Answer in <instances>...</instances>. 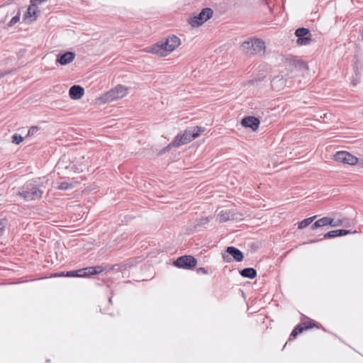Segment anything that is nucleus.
I'll list each match as a JSON object with an SVG mask.
<instances>
[{
    "label": "nucleus",
    "instance_id": "72a5a7b5",
    "mask_svg": "<svg viewBox=\"0 0 363 363\" xmlns=\"http://www.w3.org/2000/svg\"><path fill=\"white\" fill-rule=\"evenodd\" d=\"M4 220H0V235L2 234V232L4 229Z\"/></svg>",
    "mask_w": 363,
    "mask_h": 363
},
{
    "label": "nucleus",
    "instance_id": "c756f323",
    "mask_svg": "<svg viewBox=\"0 0 363 363\" xmlns=\"http://www.w3.org/2000/svg\"><path fill=\"white\" fill-rule=\"evenodd\" d=\"M20 20V14L18 13L16 16H15L14 17H13L10 22L9 23V26H12L13 25H15L16 23H18Z\"/></svg>",
    "mask_w": 363,
    "mask_h": 363
},
{
    "label": "nucleus",
    "instance_id": "e433bc0d",
    "mask_svg": "<svg viewBox=\"0 0 363 363\" xmlns=\"http://www.w3.org/2000/svg\"><path fill=\"white\" fill-rule=\"evenodd\" d=\"M3 77V75H2V74H0V78H1V77Z\"/></svg>",
    "mask_w": 363,
    "mask_h": 363
},
{
    "label": "nucleus",
    "instance_id": "7c9ffc66",
    "mask_svg": "<svg viewBox=\"0 0 363 363\" xmlns=\"http://www.w3.org/2000/svg\"><path fill=\"white\" fill-rule=\"evenodd\" d=\"M39 130V128L38 126H32L28 132L27 136L33 135Z\"/></svg>",
    "mask_w": 363,
    "mask_h": 363
},
{
    "label": "nucleus",
    "instance_id": "1a4fd4ad",
    "mask_svg": "<svg viewBox=\"0 0 363 363\" xmlns=\"http://www.w3.org/2000/svg\"><path fill=\"white\" fill-rule=\"evenodd\" d=\"M296 43L298 45H308L312 41L311 34L308 28H300L296 30Z\"/></svg>",
    "mask_w": 363,
    "mask_h": 363
},
{
    "label": "nucleus",
    "instance_id": "c85d7f7f",
    "mask_svg": "<svg viewBox=\"0 0 363 363\" xmlns=\"http://www.w3.org/2000/svg\"><path fill=\"white\" fill-rule=\"evenodd\" d=\"M303 325H304L303 327L304 330L310 329L315 326V323H313V321L312 320H310L306 322H303Z\"/></svg>",
    "mask_w": 363,
    "mask_h": 363
},
{
    "label": "nucleus",
    "instance_id": "f3484780",
    "mask_svg": "<svg viewBox=\"0 0 363 363\" xmlns=\"http://www.w3.org/2000/svg\"><path fill=\"white\" fill-rule=\"evenodd\" d=\"M350 231L345 229L334 230L328 232L323 236L325 239L333 238L336 237H341L350 234Z\"/></svg>",
    "mask_w": 363,
    "mask_h": 363
},
{
    "label": "nucleus",
    "instance_id": "5701e85b",
    "mask_svg": "<svg viewBox=\"0 0 363 363\" xmlns=\"http://www.w3.org/2000/svg\"><path fill=\"white\" fill-rule=\"evenodd\" d=\"M315 218V216H312V217L303 219L298 223V228L299 229H302V228L307 227L313 222V220Z\"/></svg>",
    "mask_w": 363,
    "mask_h": 363
},
{
    "label": "nucleus",
    "instance_id": "39448f33",
    "mask_svg": "<svg viewBox=\"0 0 363 363\" xmlns=\"http://www.w3.org/2000/svg\"><path fill=\"white\" fill-rule=\"evenodd\" d=\"M104 271L101 266L88 267L78 270H72L66 272L67 277H86L91 275L99 274Z\"/></svg>",
    "mask_w": 363,
    "mask_h": 363
},
{
    "label": "nucleus",
    "instance_id": "b1692460",
    "mask_svg": "<svg viewBox=\"0 0 363 363\" xmlns=\"http://www.w3.org/2000/svg\"><path fill=\"white\" fill-rule=\"evenodd\" d=\"M211 219H212V216L202 217L197 220V223L195 227L204 226V225H207L211 220Z\"/></svg>",
    "mask_w": 363,
    "mask_h": 363
},
{
    "label": "nucleus",
    "instance_id": "9d476101",
    "mask_svg": "<svg viewBox=\"0 0 363 363\" xmlns=\"http://www.w3.org/2000/svg\"><path fill=\"white\" fill-rule=\"evenodd\" d=\"M334 159L337 162H340L344 164H347L350 165H354L357 163L358 159L346 151H340L337 152L334 155Z\"/></svg>",
    "mask_w": 363,
    "mask_h": 363
},
{
    "label": "nucleus",
    "instance_id": "423d86ee",
    "mask_svg": "<svg viewBox=\"0 0 363 363\" xmlns=\"http://www.w3.org/2000/svg\"><path fill=\"white\" fill-rule=\"evenodd\" d=\"M213 14V11L211 9L205 8L198 15L189 18L188 22L192 27H199L210 19Z\"/></svg>",
    "mask_w": 363,
    "mask_h": 363
},
{
    "label": "nucleus",
    "instance_id": "f704fd0d",
    "mask_svg": "<svg viewBox=\"0 0 363 363\" xmlns=\"http://www.w3.org/2000/svg\"><path fill=\"white\" fill-rule=\"evenodd\" d=\"M65 272L55 273L54 277H66Z\"/></svg>",
    "mask_w": 363,
    "mask_h": 363
},
{
    "label": "nucleus",
    "instance_id": "a878e982",
    "mask_svg": "<svg viewBox=\"0 0 363 363\" xmlns=\"http://www.w3.org/2000/svg\"><path fill=\"white\" fill-rule=\"evenodd\" d=\"M72 187H73L72 183H69L67 182L64 181L59 184L57 189H61V190H67V189H71Z\"/></svg>",
    "mask_w": 363,
    "mask_h": 363
},
{
    "label": "nucleus",
    "instance_id": "20e7f679",
    "mask_svg": "<svg viewBox=\"0 0 363 363\" xmlns=\"http://www.w3.org/2000/svg\"><path fill=\"white\" fill-rule=\"evenodd\" d=\"M43 194V191L33 184H26L18 192V196L24 201H35L39 200Z\"/></svg>",
    "mask_w": 363,
    "mask_h": 363
},
{
    "label": "nucleus",
    "instance_id": "f03ea898",
    "mask_svg": "<svg viewBox=\"0 0 363 363\" xmlns=\"http://www.w3.org/2000/svg\"><path fill=\"white\" fill-rule=\"evenodd\" d=\"M265 43L259 38H251L242 42L241 51L247 56L263 55L265 52Z\"/></svg>",
    "mask_w": 363,
    "mask_h": 363
},
{
    "label": "nucleus",
    "instance_id": "2f4dec72",
    "mask_svg": "<svg viewBox=\"0 0 363 363\" xmlns=\"http://www.w3.org/2000/svg\"><path fill=\"white\" fill-rule=\"evenodd\" d=\"M342 223H343V220L341 219H337V220L333 219V222L331 223L332 224H330V225L333 227H336L338 225H341L342 224Z\"/></svg>",
    "mask_w": 363,
    "mask_h": 363
},
{
    "label": "nucleus",
    "instance_id": "2eb2a0df",
    "mask_svg": "<svg viewBox=\"0 0 363 363\" xmlns=\"http://www.w3.org/2000/svg\"><path fill=\"white\" fill-rule=\"evenodd\" d=\"M38 13L39 11L36 5L33 6L31 4V5L28 8L27 12L24 16V21L28 23L33 21L37 18Z\"/></svg>",
    "mask_w": 363,
    "mask_h": 363
},
{
    "label": "nucleus",
    "instance_id": "f8f14e48",
    "mask_svg": "<svg viewBox=\"0 0 363 363\" xmlns=\"http://www.w3.org/2000/svg\"><path fill=\"white\" fill-rule=\"evenodd\" d=\"M217 216L220 223L238 218L237 214L233 211H221L218 213Z\"/></svg>",
    "mask_w": 363,
    "mask_h": 363
},
{
    "label": "nucleus",
    "instance_id": "bb28decb",
    "mask_svg": "<svg viewBox=\"0 0 363 363\" xmlns=\"http://www.w3.org/2000/svg\"><path fill=\"white\" fill-rule=\"evenodd\" d=\"M295 62L296 63V68L298 70L308 69V66L306 62L299 59L298 61H295Z\"/></svg>",
    "mask_w": 363,
    "mask_h": 363
},
{
    "label": "nucleus",
    "instance_id": "6ab92c4d",
    "mask_svg": "<svg viewBox=\"0 0 363 363\" xmlns=\"http://www.w3.org/2000/svg\"><path fill=\"white\" fill-rule=\"evenodd\" d=\"M240 274L245 278L254 279L257 277V271L252 267H247L240 271Z\"/></svg>",
    "mask_w": 363,
    "mask_h": 363
},
{
    "label": "nucleus",
    "instance_id": "6e6552de",
    "mask_svg": "<svg viewBox=\"0 0 363 363\" xmlns=\"http://www.w3.org/2000/svg\"><path fill=\"white\" fill-rule=\"evenodd\" d=\"M223 259L225 262H230L232 257L236 262H242L244 259L243 253L237 247L229 246L226 248L225 252L222 255Z\"/></svg>",
    "mask_w": 363,
    "mask_h": 363
},
{
    "label": "nucleus",
    "instance_id": "a211bd4d",
    "mask_svg": "<svg viewBox=\"0 0 363 363\" xmlns=\"http://www.w3.org/2000/svg\"><path fill=\"white\" fill-rule=\"evenodd\" d=\"M333 218H330L329 217H323L322 218L318 219L316 220L312 225L311 228L313 230L319 228V227H323L328 225L332 224Z\"/></svg>",
    "mask_w": 363,
    "mask_h": 363
},
{
    "label": "nucleus",
    "instance_id": "473e14b6",
    "mask_svg": "<svg viewBox=\"0 0 363 363\" xmlns=\"http://www.w3.org/2000/svg\"><path fill=\"white\" fill-rule=\"evenodd\" d=\"M197 272H198V273L201 272V273H203V274H206L208 273V271H207V269H206V268H204V267H200V268H198V269H197Z\"/></svg>",
    "mask_w": 363,
    "mask_h": 363
},
{
    "label": "nucleus",
    "instance_id": "ddd939ff",
    "mask_svg": "<svg viewBox=\"0 0 363 363\" xmlns=\"http://www.w3.org/2000/svg\"><path fill=\"white\" fill-rule=\"evenodd\" d=\"M84 94V89L79 85H73L69 90V97L74 100L80 99Z\"/></svg>",
    "mask_w": 363,
    "mask_h": 363
},
{
    "label": "nucleus",
    "instance_id": "dca6fc26",
    "mask_svg": "<svg viewBox=\"0 0 363 363\" xmlns=\"http://www.w3.org/2000/svg\"><path fill=\"white\" fill-rule=\"evenodd\" d=\"M116 94L114 89H111L110 91L105 93L103 96L98 99L99 103L106 104L117 100Z\"/></svg>",
    "mask_w": 363,
    "mask_h": 363
},
{
    "label": "nucleus",
    "instance_id": "4be33fe9",
    "mask_svg": "<svg viewBox=\"0 0 363 363\" xmlns=\"http://www.w3.org/2000/svg\"><path fill=\"white\" fill-rule=\"evenodd\" d=\"M303 330L304 329L302 327L301 324L297 325L291 333L289 336V340L295 338L299 333H302Z\"/></svg>",
    "mask_w": 363,
    "mask_h": 363
},
{
    "label": "nucleus",
    "instance_id": "c9c22d12",
    "mask_svg": "<svg viewBox=\"0 0 363 363\" xmlns=\"http://www.w3.org/2000/svg\"><path fill=\"white\" fill-rule=\"evenodd\" d=\"M108 302H109L110 303H112V297H109V298H108Z\"/></svg>",
    "mask_w": 363,
    "mask_h": 363
},
{
    "label": "nucleus",
    "instance_id": "412c9836",
    "mask_svg": "<svg viewBox=\"0 0 363 363\" xmlns=\"http://www.w3.org/2000/svg\"><path fill=\"white\" fill-rule=\"evenodd\" d=\"M303 330L304 329L302 327L301 324L297 325L291 333L289 336V340L295 338L299 333H302Z\"/></svg>",
    "mask_w": 363,
    "mask_h": 363
},
{
    "label": "nucleus",
    "instance_id": "cd10ccee",
    "mask_svg": "<svg viewBox=\"0 0 363 363\" xmlns=\"http://www.w3.org/2000/svg\"><path fill=\"white\" fill-rule=\"evenodd\" d=\"M23 140V138L18 134H14L12 136V143L15 144H20Z\"/></svg>",
    "mask_w": 363,
    "mask_h": 363
},
{
    "label": "nucleus",
    "instance_id": "7ed1b4c3",
    "mask_svg": "<svg viewBox=\"0 0 363 363\" xmlns=\"http://www.w3.org/2000/svg\"><path fill=\"white\" fill-rule=\"evenodd\" d=\"M203 130L198 126L193 128L186 130L182 135H177L171 145L174 147H179L182 145L187 144L200 135Z\"/></svg>",
    "mask_w": 363,
    "mask_h": 363
},
{
    "label": "nucleus",
    "instance_id": "f257e3e1",
    "mask_svg": "<svg viewBox=\"0 0 363 363\" xmlns=\"http://www.w3.org/2000/svg\"><path fill=\"white\" fill-rule=\"evenodd\" d=\"M180 39L174 35L167 37L164 42L154 44L147 52L160 57H165L180 45Z\"/></svg>",
    "mask_w": 363,
    "mask_h": 363
},
{
    "label": "nucleus",
    "instance_id": "4468645a",
    "mask_svg": "<svg viewBox=\"0 0 363 363\" xmlns=\"http://www.w3.org/2000/svg\"><path fill=\"white\" fill-rule=\"evenodd\" d=\"M75 57V53L73 52H66L65 53L58 55L57 62L61 65H66L72 62Z\"/></svg>",
    "mask_w": 363,
    "mask_h": 363
},
{
    "label": "nucleus",
    "instance_id": "0eeeda50",
    "mask_svg": "<svg viewBox=\"0 0 363 363\" xmlns=\"http://www.w3.org/2000/svg\"><path fill=\"white\" fill-rule=\"evenodd\" d=\"M197 264V259L191 255H183L173 262V265L181 269H191Z\"/></svg>",
    "mask_w": 363,
    "mask_h": 363
},
{
    "label": "nucleus",
    "instance_id": "393cba45",
    "mask_svg": "<svg viewBox=\"0 0 363 363\" xmlns=\"http://www.w3.org/2000/svg\"><path fill=\"white\" fill-rule=\"evenodd\" d=\"M298 58L295 56H289L286 57L285 60L286 62L288 64L289 66L296 68V63L295 61H298Z\"/></svg>",
    "mask_w": 363,
    "mask_h": 363
},
{
    "label": "nucleus",
    "instance_id": "aec40b11",
    "mask_svg": "<svg viewBox=\"0 0 363 363\" xmlns=\"http://www.w3.org/2000/svg\"><path fill=\"white\" fill-rule=\"evenodd\" d=\"M114 89L118 99H122L128 94V88L121 84L117 85Z\"/></svg>",
    "mask_w": 363,
    "mask_h": 363
},
{
    "label": "nucleus",
    "instance_id": "9b49d317",
    "mask_svg": "<svg viewBox=\"0 0 363 363\" xmlns=\"http://www.w3.org/2000/svg\"><path fill=\"white\" fill-rule=\"evenodd\" d=\"M241 125L246 128H250L252 130H257L259 121L257 118L254 116H247L242 119Z\"/></svg>",
    "mask_w": 363,
    "mask_h": 363
}]
</instances>
